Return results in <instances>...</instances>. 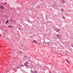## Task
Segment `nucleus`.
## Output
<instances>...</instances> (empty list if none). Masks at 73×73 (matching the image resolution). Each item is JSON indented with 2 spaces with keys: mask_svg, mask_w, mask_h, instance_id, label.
I'll return each instance as SVG.
<instances>
[{
  "mask_svg": "<svg viewBox=\"0 0 73 73\" xmlns=\"http://www.w3.org/2000/svg\"><path fill=\"white\" fill-rule=\"evenodd\" d=\"M28 62H26L24 63V66H27V65H28Z\"/></svg>",
  "mask_w": 73,
  "mask_h": 73,
  "instance_id": "nucleus-1",
  "label": "nucleus"
},
{
  "mask_svg": "<svg viewBox=\"0 0 73 73\" xmlns=\"http://www.w3.org/2000/svg\"><path fill=\"white\" fill-rule=\"evenodd\" d=\"M56 36L57 38H61V36L59 34H57L56 35Z\"/></svg>",
  "mask_w": 73,
  "mask_h": 73,
  "instance_id": "nucleus-2",
  "label": "nucleus"
},
{
  "mask_svg": "<svg viewBox=\"0 0 73 73\" xmlns=\"http://www.w3.org/2000/svg\"><path fill=\"white\" fill-rule=\"evenodd\" d=\"M55 31L56 32H58L60 30V29L58 28H56L55 29Z\"/></svg>",
  "mask_w": 73,
  "mask_h": 73,
  "instance_id": "nucleus-3",
  "label": "nucleus"
},
{
  "mask_svg": "<svg viewBox=\"0 0 73 73\" xmlns=\"http://www.w3.org/2000/svg\"><path fill=\"white\" fill-rule=\"evenodd\" d=\"M61 2L62 4L65 3V0H61Z\"/></svg>",
  "mask_w": 73,
  "mask_h": 73,
  "instance_id": "nucleus-4",
  "label": "nucleus"
},
{
  "mask_svg": "<svg viewBox=\"0 0 73 73\" xmlns=\"http://www.w3.org/2000/svg\"><path fill=\"white\" fill-rule=\"evenodd\" d=\"M0 8L1 9H4V7L3 6H0Z\"/></svg>",
  "mask_w": 73,
  "mask_h": 73,
  "instance_id": "nucleus-5",
  "label": "nucleus"
},
{
  "mask_svg": "<svg viewBox=\"0 0 73 73\" xmlns=\"http://www.w3.org/2000/svg\"><path fill=\"white\" fill-rule=\"evenodd\" d=\"M9 21H11V22H13V20L12 19H9Z\"/></svg>",
  "mask_w": 73,
  "mask_h": 73,
  "instance_id": "nucleus-6",
  "label": "nucleus"
},
{
  "mask_svg": "<svg viewBox=\"0 0 73 73\" xmlns=\"http://www.w3.org/2000/svg\"><path fill=\"white\" fill-rule=\"evenodd\" d=\"M33 73H38V72L37 71L35 70L33 72Z\"/></svg>",
  "mask_w": 73,
  "mask_h": 73,
  "instance_id": "nucleus-7",
  "label": "nucleus"
},
{
  "mask_svg": "<svg viewBox=\"0 0 73 73\" xmlns=\"http://www.w3.org/2000/svg\"><path fill=\"white\" fill-rule=\"evenodd\" d=\"M33 42H34V43H37V42L35 40H33Z\"/></svg>",
  "mask_w": 73,
  "mask_h": 73,
  "instance_id": "nucleus-8",
  "label": "nucleus"
},
{
  "mask_svg": "<svg viewBox=\"0 0 73 73\" xmlns=\"http://www.w3.org/2000/svg\"><path fill=\"white\" fill-rule=\"evenodd\" d=\"M11 25H9L8 26V27L9 28H11Z\"/></svg>",
  "mask_w": 73,
  "mask_h": 73,
  "instance_id": "nucleus-9",
  "label": "nucleus"
},
{
  "mask_svg": "<svg viewBox=\"0 0 73 73\" xmlns=\"http://www.w3.org/2000/svg\"><path fill=\"white\" fill-rule=\"evenodd\" d=\"M66 61L67 62H68V63L69 64H70V63H69V61H68V60H66Z\"/></svg>",
  "mask_w": 73,
  "mask_h": 73,
  "instance_id": "nucleus-10",
  "label": "nucleus"
},
{
  "mask_svg": "<svg viewBox=\"0 0 73 73\" xmlns=\"http://www.w3.org/2000/svg\"><path fill=\"white\" fill-rule=\"evenodd\" d=\"M24 58H27V56H24Z\"/></svg>",
  "mask_w": 73,
  "mask_h": 73,
  "instance_id": "nucleus-11",
  "label": "nucleus"
},
{
  "mask_svg": "<svg viewBox=\"0 0 73 73\" xmlns=\"http://www.w3.org/2000/svg\"><path fill=\"white\" fill-rule=\"evenodd\" d=\"M62 19H65V17H63Z\"/></svg>",
  "mask_w": 73,
  "mask_h": 73,
  "instance_id": "nucleus-12",
  "label": "nucleus"
},
{
  "mask_svg": "<svg viewBox=\"0 0 73 73\" xmlns=\"http://www.w3.org/2000/svg\"><path fill=\"white\" fill-rule=\"evenodd\" d=\"M21 66H22L23 67H24V65L23 64H22L21 65Z\"/></svg>",
  "mask_w": 73,
  "mask_h": 73,
  "instance_id": "nucleus-13",
  "label": "nucleus"
},
{
  "mask_svg": "<svg viewBox=\"0 0 73 73\" xmlns=\"http://www.w3.org/2000/svg\"><path fill=\"white\" fill-rule=\"evenodd\" d=\"M5 5H7V3H6V2H5Z\"/></svg>",
  "mask_w": 73,
  "mask_h": 73,
  "instance_id": "nucleus-14",
  "label": "nucleus"
},
{
  "mask_svg": "<svg viewBox=\"0 0 73 73\" xmlns=\"http://www.w3.org/2000/svg\"><path fill=\"white\" fill-rule=\"evenodd\" d=\"M7 22H9V21L7 20Z\"/></svg>",
  "mask_w": 73,
  "mask_h": 73,
  "instance_id": "nucleus-15",
  "label": "nucleus"
},
{
  "mask_svg": "<svg viewBox=\"0 0 73 73\" xmlns=\"http://www.w3.org/2000/svg\"><path fill=\"white\" fill-rule=\"evenodd\" d=\"M7 22H6V24H7Z\"/></svg>",
  "mask_w": 73,
  "mask_h": 73,
  "instance_id": "nucleus-16",
  "label": "nucleus"
}]
</instances>
